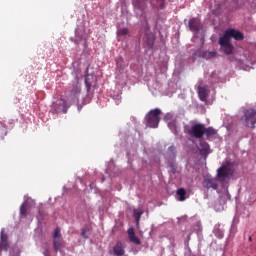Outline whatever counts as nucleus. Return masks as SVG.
Instances as JSON below:
<instances>
[{
	"mask_svg": "<svg viewBox=\"0 0 256 256\" xmlns=\"http://www.w3.org/2000/svg\"><path fill=\"white\" fill-rule=\"evenodd\" d=\"M213 57H217V52L206 51L203 53V59H213Z\"/></svg>",
	"mask_w": 256,
	"mask_h": 256,
	"instance_id": "obj_25",
	"label": "nucleus"
},
{
	"mask_svg": "<svg viewBox=\"0 0 256 256\" xmlns=\"http://www.w3.org/2000/svg\"><path fill=\"white\" fill-rule=\"evenodd\" d=\"M31 198L24 196V202L20 207V215H27V207H29V203H31Z\"/></svg>",
	"mask_w": 256,
	"mask_h": 256,
	"instance_id": "obj_18",
	"label": "nucleus"
},
{
	"mask_svg": "<svg viewBox=\"0 0 256 256\" xmlns=\"http://www.w3.org/2000/svg\"><path fill=\"white\" fill-rule=\"evenodd\" d=\"M81 237H83V239H87V234H86L85 230H83V229L81 232Z\"/></svg>",
	"mask_w": 256,
	"mask_h": 256,
	"instance_id": "obj_29",
	"label": "nucleus"
},
{
	"mask_svg": "<svg viewBox=\"0 0 256 256\" xmlns=\"http://www.w3.org/2000/svg\"><path fill=\"white\" fill-rule=\"evenodd\" d=\"M141 215H143V210H141V209H134V217H135L137 225H139V221L141 219Z\"/></svg>",
	"mask_w": 256,
	"mask_h": 256,
	"instance_id": "obj_22",
	"label": "nucleus"
},
{
	"mask_svg": "<svg viewBox=\"0 0 256 256\" xmlns=\"http://www.w3.org/2000/svg\"><path fill=\"white\" fill-rule=\"evenodd\" d=\"M198 96L200 101H207L209 97V87L208 86H199L198 87Z\"/></svg>",
	"mask_w": 256,
	"mask_h": 256,
	"instance_id": "obj_14",
	"label": "nucleus"
},
{
	"mask_svg": "<svg viewBox=\"0 0 256 256\" xmlns=\"http://www.w3.org/2000/svg\"><path fill=\"white\" fill-rule=\"evenodd\" d=\"M128 237L131 243H134L135 245H141V240L135 236V230L133 228L128 229Z\"/></svg>",
	"mask_w": 256,
	"mask_h": 256,
	"instance_id": "obj_17",
	"label": "nucleus"
},
{
	"mask_svg": "<svg viewBox=\"0 0 256 256\" xmlns=\"http://www.w3.org/2000/svg\"><path fill=\"white\" fill-rule=\"evenodd\" d=\"M185 132L190 135V137H195V139H201L205 135V125L201 123H196L191 125V127H186Z\"/></svg>",
	"mask_w": 256,
	"mask_h": 256,
	"instance_id": "obj_5",
	"label": "nucleus"
},
{
	"mask_svg": "<svg viewBox=\"0 0 256 256\" xmlns=\"http://www.w3.org/2000/svg\"><path fill=\"white\" fill-rule=\"evenodd\" d=\"M216 211H223V206H219Z\"/></svg>",
	"mask_w": 256,
	"mask_h": 256,
	"instance_id": "obj_31",
	"label": "nucleus"
},
{
	"mask_svg": "<svg viewBox=\"0 0 256 256\" xmlns=\"http://www.w3.org/2000/svg\"><path fill=\"white\" fill-rule=\"evenodd\" d=\"M113 100L116 101V103H120L121 102V95H116L113 97Z\"/></svg>",
	"mask_w": 256,
	"mask_h": 256,
	"instance_id": "obj_28",
	"label": "nucleus"
},
{
	"mask_svg": "<svg viewBox=\"0 0 256 256\" xmlns=\"http://www.w3.org/2000/svg\"><path fill=\"white\" fill-rule=\"evenodd\" d=\"M153 43H154V40H153V37H151L148 42H147V45H148V48L149 49H152L153 48Z\"/></svg>",
	"mask_w": 256,
	"mask_h": 256,
	"instance_id": "obj_27",
	"label": "nucleus"
},
{
	"mask_svg": "<svg viewBox=\"0 0 256 256\" xmlns=\"http://www.w3.org/2000/svg\"><path fill=\"white\" fill-rule=\"evenodd\" d=\"M53 239L55 251H60L61 247H63V239H61V230L59 228L55 229Z\"/></svg>",
	"mask_w": 256,
	"mask_h": 256,
	"instance_id": "obj_12",
	"label": "nucleus"
},
{
	"mask_svg": "<svg viewBox=\"0 0 256 256\" xmlns=\"http://www.w3.org/2000/svg\"><path fill=\"white\" fill-rule=\"evenodd\" d=\"M80 99H81V84L79 83V80H76L72 86V89L68 94V101L70 103H75L76 105H79Z\"/></svg>",
	"mask_w": 256,
	"mask_h": 256,
	"instance_id": "obj_6",
	"label": "nucleus"
},
{
	"mask_svg": "<svg viewBox=\"0 0 256 256\" xmlns=\"http://www.w3.org/2000/svg\"><path fill=\"white\" fill-rule=\"evenodd\" d=\"M204 133H205L207 139H211V137L217 135V130L213 129L212 127L205 128V126H204Z\"/></svg>",
	"mask_w": 256,
	"mask_h": 256,
	"instance_id": "obj_19",
	"label": "nucleus"
},
{
	"mask_svg": "<svg viewBox=\"0 0 256 256\" xmlns=\"http://www.w3.org/2000/svg\"><path fill=\"white\" fill-rule=\"evenodd\" d=\"M135 13L138 17L145 15V9H147V2L149 0H132Z\"/></svg>",
	"mask_w": 256,
	"mask_h": 256,
	"instance_id": "obj_9",
	"label": "nucleus"
},
{
	"mask_svg": "<svg viewBox=\"0 0 256 256\" xmlns=\"http://www.w3.org/2000/svg\"><path fill=\"white\" fill-rule=\"evenodd\" d=\"M199 151L202 157H207V155L211 153V148L209 147V144L207 142L201 141Z\"/></svg>",
	"mask_w": 256,
	"mask_h": 256,
	"instance_id": "obj_15",
	"label": "nucleus"
},
{
	"mask_svg": "<svg viewBox=\"0 0 256 256\" xmlns=\"http://www.w3.org/2000/svg\"><path fill=\"white\" fill-rule=\"evenodd\" d=\"M251 239H252V238H251V237H249V241H251Z\"/></svg>",
	"mask_w": 256,
	"mask_h": 256,
	"instance_id": "obj_32",
	"label": "nucleus"
},
{
	"mask_svg": "<svg viewBox=\"0 0 256 256\" xmlns=\"http://www.w3.org/2000/svg\"><path fill=\"white\" fill-rule=\"evenodd\" d=\"M129 33V30L127 28H123L117 31L118 35H127Z\"/></svg>",
	"mask_w": 256,
	"mask_h": 256,
	"instance_id": "obj_26",
	"label": "nucleus"
},
{
	"mask_svg": "<svg viewBox=\"0 0 256 256\" xmlns=\"http://www.w3.org/2000/svg\"><path fill=\"white\" fill-rule=\"evenodd\" d=\"M185 195H186L185 189L180 188L177 190L176 199L178 201H185Z\"/></svg>",
	"mask_w": 256,
	"mask_h": 256,
	"instance_id": "obj_20",
	"label": "nucleus"
},
{
	"mask_svg": "<svg viewBox=\"0 0 256 256\" xmlns=\"http://www.w3.org/2000/svg\"><path fill=\"white\" fill-rule=\"evenodd\" d=\"M244 38L245 36L239 30H226L224 34L219 38V45L221 47V51H223L225 55H233V51H235V48L231 43V39H235V41H243Z\"/></svg>",
	"mask_w": 256,
	"mask_h": 256,
	"instance_id": "obj_2",
	"label": "nucleus"
},
{
	"mask_svg": "<svg viewBox=\"0 0 256 256\" xmlns=\"http://www.w3.org/2000/svg\"><path fill=\"white\" fill-rule=\"evenodd\" d=\"M114 256H124L125 255V246L121 242H117L113 247Z\"/></svg>",
	"mask_w": 256,
	"mask_h": 256,
	"instance_id": "obj_16",
	"label": "nucleus"
},
{
	"mask_svg": "<svg viewBox=\"0 0 256 256\" xmlns=\"http://www.w3.org/2000/svg\"><path fill=\"white\" fill-rule=\"evenodd\" d=\"M5 233V229L2 228L0 234V251H7L9 248V242L7 241V234Z\"/></svg>",
	"mask_w": 256,
	"mask_h": 256,
	"instance_id": "obj_13",
	"label": "nucleus"
},
{
	"mask_svg": "<svg viewBox=\"0 0 256 256\" xmlns=\"http://www.w3.org/2000/svg\"><path fill=\"white\" fill-rule=\"evenodd\" d=\"M161 110L156 108L151 110L146 115L147 127H151L152 129H157L159 127V121H161Z\"/></svg>",
	"mask_w": 256,
	"mask_h": 256,
	"instance_id": "obj_3",
	"label": "nucleus"
},
{
	"mask_svg": "<svg viewBox=\"0 0 256 256\" xmlns=\"http://www.w3.org/2000/svg\"><path fill=\"white\" fill-rule=\"evenodd\" d=\"M53 109L56 113H67V102L64 99H58L53 103Z\"/></svg>",
	"mask_w": 256,
	"mask_h": 256,
	"instance_id": "obj_11",
	"label": "nucleus"
},
{
	"mask_svg": "<svg viewBox=\"0 0 256 256\" xmlns=\"http://www.w3.org/2000/svg\"><path fill=\"white\" fill-rule=\"evenodd\" d=\"M151 5L154 7H160V9H163L165 7V0H153L151 2Z\"/></svg>",
	"mask_w": 256,
	"mask_h": 256,
	"instance_id": "obj_23",
	"label": "nucleus"
},
{
	"mask_svg": "<svg viewBox=\"0 0 256 256\" xmlns=\"http://www.w3.org/2000/svg\"><path fill=\"white\" fill-rule=\"evenodd\" d=\"M233 176V165L231 162H224L220 168L217 170L216 178L208 176L203 181V187L206 189L217 190L219 183L222 187H227L229 179Z\"/></svg>",
	"mask_w": 256,
	"mask_h": 256,
	"instance_id": "obj_1",
	"label": "nucleus"
},
{
	"mask_svg": "<svg viewBox=\"0 0 256 256\" xmlns=\"http://www.w3.org/2000/svg\"><path fill=\"white\" fill-rule=\"evenodd\" d=\"M241 121L245 127L250 129H255L256 124V110L247 109L244 111V116L241 118Z\"/></svg>",
	"mask_w": 256,
	"mask_h": 256,
	"instance_id": "obj_4",
	"label": "nucleus"
},
{
	"mask_svg": "<svg viewBox=\"0 0 256 256\" xmlns=\"http://www.w3.org/2000/svg\"><path fill=\"white\" fill-rule=\"evenodd\" d=\"M188 27L190 31L194 33L195 37H197L198 39H201V41L205 39V34L201 32V22L197 18H191L188 22ZM199 33H200V36H199Z\"/></svg>",
	"mask_w": 256,
	"mask_h": 256,
	"instance_id": "obj_7",
	"label": "nucleus"
},
{
	"mask_svg": "<svg viewBox=\"0 0 256 256\" xmlns=\"http://www.w3.org/2000/svg\"><path fill=\"white\" fill-rule=\"evenodd\" d=\"M13 253H14V256H19V249H14Z\"/></svg>",
	"mask_w": 256,
	"mask_h": 256,
	"instance_id": "obj_30",
	"label": "nucleus"
},
{
	"mask_svg": "<svg viewBox=\"0 0 256 256\" xmlns=\"http://www.w3.org/2000/svg\"><path fill=\"white\" fill-rule=\"evenodd\" d=\"M253 57L251 56V54H249L248 52H246L245 54H243V56H241V58L238 60V66L239 69H243V71H251V69H253L251 67V65H253Z\"/></svg>",
	"mask_w": 256,
	"mask_h": 256,
	"instance_id": "obj_8",
	"label": "nucleus"
},
{
	"mask_svg": "<svg viewBox=\"0 0 256 256\" xmlns=\"http://www.w3.org/2000/svg\"><path fill=\"white\" fill-rule=\"evenodd\" d=\"M164 121L167 122V125L172 133H177L179 131V127H177V124L175 123V117L173 116V114H166L164 117Z\"/></svg>",
	"mask_w": 256,
	"mask_h": 256,
	"instance_id": "obj_10",
	"label": "nucleus"
},
{
	"mask_svg": "<svg viewBox=\"0 0 256 256\" xmlns=\"http://www.w3.org/2000/svg\"><path fill=\"white\" fill-rule=\"evenodd\" d=\"M91 79H93V75L87 74V75L85 76V85H86L87 91H89V89H91V85L93 84V83L91 82Z\"/></svg>",
	"mask_w": 256,
	"mask_h": 256,
	"instance_id": "obj_24",
	"label": "nucleus"
},
{
	"mask_svg": "<svg viewBox=\"0 0 256 256\" xmlns=\"http://www.w3.org/2000/svg\"><path fill=\"white\" fill-rule=\"evenodd\" d=\"M166 159H170L171 161L175 159V148L173 146H170L168 148V151L166 153Z\"/></svg>",
	"mask_w": 256,
	"mask_h": 256,
	"instance_id": "obj_21",
	"label": "nucleus"
}]
</instances>
